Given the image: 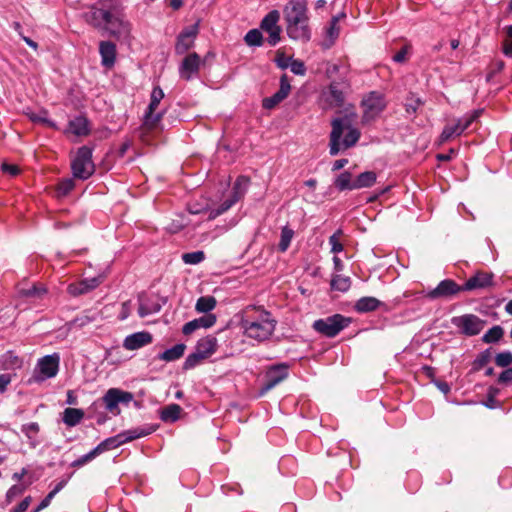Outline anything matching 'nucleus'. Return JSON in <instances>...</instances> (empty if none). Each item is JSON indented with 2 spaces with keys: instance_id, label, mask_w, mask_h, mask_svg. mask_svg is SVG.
Here are the masks:
<instances>
[{
  "instance_id": "25",
  "label": "nucleus",
  "mask_w": 512,
  "mask_h": 512,
  "mask_svg": "<svg viewBox=\"0 0 512 512\" xmlns=\"http://www.w3.org/2000/svg\"><path fill=\"white\" fill-rule=\"evenodd\" d=\"M217 346V339L214 336L209 335L201 338L197 342L195 349L206 359L216 352Z\"/></svg>"
},
{
  "instance_id": "15",
  "label": "nucleus",
  "mask_w": 512,
  "mask_h": 512,
  "mask_svg": "<svg viewBox=\"0 0 512 512\" xmlns=\"http://www.w3.org/2000/svg\"><path fill=\"white\" fill-rule=\"evenodd\" d=\"M461 291H463L462 286L451 279H446L441 281L436 288L427 292L426 297L431 300L450 298Z\"/></svg>"
},
{
  "instance_id": "39",
  "label": "nucleus",
  "mask_w": 512,
  "mask_h": 512,
  "mask_svg": "<svg viewBox=\"0 0 512 512\" xmlns=\"http://www.w3.org/2000/svg\"><path fill=\"white\" fill-rule=\"evenodd\" d=\"M239 201V199H237V196H233L232 194L226 198L222 203L221 205L216 208V209H212L210 212H209V215H208V219L209 220H213L215 219L216 217H218L219 215L225 213L228 209H230L234 204H236L237 202Z\"/></svg>"
},
{
  "instance_id": "28",
  "label": "nucleus",
  "mask_w": 512,
  "mask_h": 512,
  "mask_svg": "<svg viewBox=\"0 0 512 512\" xmlns=\"http://www.w3.org/2000/svg\"><path fill=\"white\" fill-rule=\"evenodd\" d=\"M22 367V360L13 352L8 351L0 357V369L16 370Z\"/></svg>"
},
{
  "instance_id": "64",
  "label": "nucleus",
  "mask_w": 512,
  "mask_h": 512,
  "mask_svg": "<svg viewBox=\"0 0 512 512\" xmlns=\"http://www.w3.org/2000/svg\"><path fill=\"white\" fill-rule=\"evenodd\" d=\"M499 383H512V368L503 371L498 378Z\"/></svg>"
},
{
  "instance_id": "21",
  "label": "nucleus",
  "mask_w": 512,
  "mask_h": 512,
  "mask_svg": "<svg viewBox=\"0 0 512 512\" xmlns=\"http://www.w3.org/2000/svg\"><path fill=\"white\" fill-rule=\"evenodd\" d=\"M38 367L43 379L54 377L59 368V356L54 354L43 357L39 360Z\"/></svg>"
},
{
  "instance_id": "42",
  "label": "nucleus",
  "mask_w": 512,
  "mask_h": 512,
  "mask_svg": "<svg viewBox=\"0 0 512 512\" xmlns=\"http://www.w3.org/2000/svg\"><path fill=\"white\" fill-rule=\"evenodd\" d=\"M351 286V280L348 276L336 274L331 279V288L340 292H346Z\"/></svg>"
},
{
  "instance_id": "29",
  "label": "nucleus",
  "mask_w": 512,
  "mask_h": 512,
  "mask_svg": "<svg viewBox=\"0 0 512 512\" xmlns=\"http://www.w3.org/2000/svg\"><path fill=\"white\" fill-rule=\"evenodd\" d=\"M340 32V28L338 26V17H333L330 23V26L326 29V36L324 41L322 42V46L325 49L330 48L335 40L338 38Z\"/></svg>"
},
{
  "instance_id": "9",
  "label": "nucleus",
  "mask_w": 512,
  "mask_h": 512,
  "mask_svg": "<svg viewBox=\"0 0 512 512\" xmlns=\"http://www.w3.org/2000/svg\"><path fill=\"white\" fill-rule=\"evenodd\" d=\"M384 96L378 92H371L362 100L363 119L370 121L375 119L385 109Z\"/></svg>"
},
{
  "instance_id": "61",
  "label": "nucleus",
  "mask_w": 512,
  "mask_h": 512,
  "mask_svg": "<svg viewBox=\"0 0 512 512\" xmlns=\"http://www.w3.org/2000/svg\"><path fill=\"white\" fill-rule=\"evenodd\" d=\"M291 71L296 75H304L306 72L305 65L300 60H292L289 64Z\"/></svg>"
},
{
  "instance_id": "57",
  "label": "nucleus",
  "mask_w": 512,
  "mask_h": 512,
  "mask_svg": "<svg viewBox=\"0 0 512 512\" xmlns=\"http://www.w3.org/2000/svg\"><path fill=\"white\" fill-rule=\"evenodd\" d=\"M342 234L341 230H338L329 238V244L331 245V252L339 253L343 250V245L339 240V236Z\"/></svg>"
},
{
  "instance_id": "40",
  "label": "nucleus",
  "mask_w": 512,
  "mask_h": 512,
  "mask_svg": "<svg viewBox=\"0 0 512 512\" xmlns=\"http://www.w3.org/2000/svg\"><path fill=\"white\" fill-rule=\"evenodd\" d=\"M217 301L213 296L200 297L195 305V309L199 313H206L212 311L216 307Z\"/></svg>"
},
{
  "instance_id": "8",
  "label": "nucleus",
  "mask_w": 512,
  "mask_h": 512,
  "mask_svg": "<svg viewBox=\"0 0 512 512\" xmlns=\"http://www.w3.org/2000/svg\"><path fill=\"white\" fill-rule=\"evenodd\" d=\"M164 97V92L160 87H155L151 93V100L148 106V110L144 116V122L142 128L144 130H153L157 127L158 123L162 118V113H155L160 101Z\"/></svg>"
},
{
  "instance_id": "20",
  "label": "nucleus",
  "mask_w": 512,
  "mask_h": 512,
  "mask_svg": "<svg viewBox=\"0 0 512 512\" xmlns=\"http://www.w3.org/2000/svg\"><path fill=\"white\" fill-rule=\"evenodd\" d=\"M111 2L112 1L109 0H103L101 1V8L93 7L86 15L87 21L94 26H100L102 22H106L107 17L110 15Z\"/></svg>"
},
{
  "instance_id": "18",
  "label": "nucleus",
  "mask_w": 512,
  "mask_h": 512,
  "mask_svg": "<svg viewBox=\"0 0 512 512\" xmlns=\"http://www.w3.org/2000/svg\"><path fill=\"white\" fill-rule=\"evenodd\" d=\"M493 286V274L487 272H477L470 277L462 286L463 291H472L486 289Z\"/></svg>"
},
{
  "instance_id": "48",
  "label": "nucleus",
  "mask_w": 512,
  "mask_h": 512,
  "mask_svg": "<svg viewBox=\"0 0 512 512\" xmlns=\"http://www.w3.org/2000/svg\"><path fill=\"white\" fill-rule=\"evenodd\" d=\"M19 292L22 296L40 299V298H42L43 295L46 294L47 290L43 286L33 285L32 287H30L28 289H21Z\"/></svg>"
},
{
  "instance_id": "36",
  "label": "nucleus",
  "mask_w": 512,
  "mask_h": 512,
  "mask_svg": "<svg viewBox=\"0 0 512 512\" xmlns=\"http://www.w3.org/2000/svg\"><path fill=\"white\" fill-rule=\"evenodd\" d=\"M335 187L340 190H354V179L352 178V174L348 171L342 172L339 174L335 181H334Z\"/></svg>"
},
{
  "instance_id": "43",
  "label": "nucleus",
  "mask_w": 512,
  "mask_h": 512,
  "mask_svg": "<svg viewBox=\"0 0 512 512\" xmlns=\"http://www.w3.org/2000/svg\"><path fill=\"white\" fill-rule=\"evenodd\" d=\"M244 41L248 46L258 47L263 43V36L260 30L252 29L247 32L244 37Z\"/></svg>"
},
{
  "instance_id": "47",
  "label": "nucleus",
  "mask_w": 512,
  "mask_h": 512,
  "mask_svg": "<svg viewBox=\"0 0 512 512\" xmlns=\"http://www.w3.org/2000/svg\"><path fill=\"white\" fill-rule=\"evenodd\" d=\"M205 259L203 251H193L182 254V260L185 264L196 265L201 263Z\"/></svg>"
},
{
  "instance_id": "55",
  "label": "nucleus",
  "mask_w": 512,
  "mask_h": 512,
  "mask_svg": "<svg viewBox=\"0 0 512 512\" xmlns=\"http://www.w3.org/2000/svg\"><path fill=\"white\" fill-rule=\"evenodd\" d=\"M495 363L499 367L509 366L512 364V353L509 351L498 353L495 357Z\"/></svg>"
},
{
  "instance_id": "60",
  "label": "nucleus",
  "mask_w": 512,
  "mask_h": 512,
  "mask_svg": "<svg viewBox=\"0 0 512 512\" xmlns=\"http://www.w3.org/2000/svg\"><path fill=\"white\" fill-rule=\"evenodd\" d=\"M292 61V58L291 57H287L283 52H281L280 50L277 51L276 53V58H275V62L277 64V66L281 69H286L289 67V64L291 63Z\"/></svg>"
},
{
  "instance_id": "1",
  "label": "nucleus",
  "mask_w": 512,
  "mask_h": 512,
  "mask_svg": "<svg viewBox=\"0 0 512 512\" xmlns=\"http://www.w3.org/2000/svg\"><path fill=\"white\" fill-rule=\"evenodd\" d=\"M287 35L293 40L307 42L310 39L305 0H290L283 9Z\"/></svg>"
},
{
  "instance_id": "11",
  "label": "nucleus",
  "mask_w": 512,
  "mask_h": 512,
  "mask_svg": "<svg viewBox=\"0 0 512 512\" xmlns=\"http://www.w3.org/2000/svg\"><path fill=\"white\" fill-rule=\"evenodd\" d=\"M133 395L130 392L122 391L118 388H110L102 397L105 408L114 415L119 414V403H129Z\"/></svg>"
},
{
  "instance_id": "49",
  "label": "nucleus",
  "mask_w": 512,
  "mask_h": 512,
  "mask_svg": "<svg viewBox=\"0 0 512 512\" xmlns=\"http://www.w3.org/2000/svg\"><path fill=\"white\" fill-rule=\"evenodd\" d=\"M74 186V180L71 178L60 181L56 189L57 196L64 197L68 195L73 190Z\"/></svg>"
},
{
  "instance_id": "38",
  "label": "nucleus",
  "mask_w": 512,
  "mask_h": 512,
  "mask_svg": "<svg viewBox=\"0 0 512 512\" xmlns=\"http://www.w3.org/2000/svg\"><path fill=\"white\" fill-rule=\"evenodd\" d=\"M239 201V199H237V196H233L232 194L226 198L222 203L221 205L216 208V209H212L210 212H209V215H208V219L209 220H213L215 219L216 217H218L219 215L225 213L228 209H230L234 204H236L237 202Z\"/></svg>"
},
{
  "instance_id": "30",
  "label": "nucleus",
  "mask_w": 512,
  "mask_h": 512,
  "mask_svg": "<svg viewBox=\"0 0 512 512\" xmlns=\"http://www.w3.org/2000/svg\"><path fill=\"white\" fill-rule=\"evenodd\" d=\"M154 430L152 428H143V427H137L133 429H129L126 431H123L120 434L121 439L123 440V444L133 441L135 439L145 437L149 434H151Z\"/></svg>"
},
{
  "instance_id": "6",
  "label": "nucleus",
  "mask_w": 512,
  "mask_h": 512,
  "mask_svg": "<svg viewBox=\"0 0 512 512\" xmlns=\"http://www.w3.org/2000/svg\"><path fill=\"white\" fill-rule=\"evenodd\" d=\"M350 324V318L335 314L324 319H318L313 323V328L326 337H335L340 331Z\"/></svg>"
},
{
  "instance_id": "41",
  "label": "nucleus",
  "mask_w": 512,
  "mask_h": 512,
  "mask_svg": "<svg viewBox=\"0 0 512 512\" xmlns=\"http://www.w3.org/2000/svg\"><path fill=\"white\" fill-rule=\"evenodd\" d=\"M123 444V440L121 439L120 434L107 438L104 441H102L99 445H97L95 448L98 451L99 454H102L105 451L115 449Z\"/></svg>"
},
{
  "instance_id": "13",
  "label": "nucleus",
  "mask_w": 512,
  "mask_h": 512,
  "mask_svg": "<svg viewBox=\"0 0 512 512\" xmlns=\"http://www.w3.org/2000/svg\"><path fill=\"white\" fill-rule=\"evenodd\" d=\"M199 33V22L194 25L186 27L178 35L175 44V52L178 55L185 54L189 49L194 46L195 39Z\"/></svg>"
},
{
  "instance_id": "2",
  "label": "nucleus",
  "mask_w": 512,
  "mask_h": 512,
  "mask_svg": "<svg viewBox=\"0 0 512 512\" xmlns=\"http://www.w3.org/2000/svg\"><path fill=\"white\" fill-rule=\"evenodd\" d=\"M277 321L266 310H258L254 316H246L241 327L244 335L257 342H264L273 335Z\"/></svg>"
},
{
  "instance_id": "10",
  "label": "nucleus",
  "mask_w": 512,
  "mask_h": 512,
  "mask_svg": "<svg viewBox=\"0 0 512 512\" xmlns=\"http://www.w3.org/2000/svg\"><path fill=\"white\" fill-rule=\"evenodd\" d=\"M452 322L462 333L468 336L479 334L485 326V321L473 314L455 317Z\"/></svg>"
},
{
  "instance_id": "62",
  "label": "nucleus",
  "mask_w": 512,
  "mask_h": 512,
  "mask_svg": "<svg viewBox=\"0 0 512 512\" xmlns=\"http://www.w3.org/2000/svg\"><path fill=\"white\" fill-rule=\"evenodd\" d=\"M22 432L31 438L39 432V425L35 422L25 424L22 426Z\"/></svg>"
},
{
  "instance_id": "51",
  "label": "nucleus",
  "mask_w": 512,
  "mask_h": 512,
  "mask_svg": "<svg viewBox=\"0 0 512 512\" xmlns=\"http://www.w3.org/2000/svg\"><path fill=\"white\" fill-rule=\"evenodd\" d=\"M423 105V101L411 94L407 99H406V103H405V109H406V112L409 113V114H414L417 112L418 108L420 106Z\"/></svg>"
},
{
  "instance_id": "63",
  "label": "nucleus",
  "mask_w": 512,
  "mask_h": 512,
  "mask_svg": "<svg viewBox=\"0 0 512 512\" xmlns=\"http://www.w3.org/2000/svg\"><path fill=\"white\" fill-rule=\"evenodd\" d=\"M32 501V498L30 496L25 497L17 507L13 509L12 512H26L28 509L30 503Z\"/></svg>"
},
{
  "instance_id": "59",
  "label": "nucleus",
  "mask_w": 512,
  "mask_h": 512,
  "mask_svg": "<svg viewBox=\"0 0 512 512\" xmlns=\"http://www.w3.org/2000/svg\"><path fill=\"white\" fill-rule=\"evenodd\" d=\"M30 119L34 123H42L46 124L47 126L54 127V124L48 119L46 111L40 113H32L30 114Z\"/></svg>"
},
{
  "instance_id": "31",
  "label": "nucleus",
  "mask_w": 512,
  "mask_h": 512,
  "mask_svg": "<svg viewBox=\"0 0 512 512\" xmlns=\"http://www.w3.org/2000/svg\"><path fill=\"white\" fill-rule=\"evenodd\" d=\"M182 408L178 404H169L165 406L160 413V418L164 422H175L180 418Z\"/></svg>"
},
{
  "instance_id": "44",
  "label": "nucleus",
  "mask_w": 512,
  "mask_h": 512,
  "mask_svg": "<svg viewBox=\"0 0 512 512\" xmlns=\"http://www.w3.org/2000/svg\"><path fill=\"white\" fill-rule=\"evenodd\" d=\"M249 179L245 176H240L234 183L232 195L237 196V199H241L248 187Z\"/></svg>"
},
{
  "instance_id": "23",
  "label": "nucleus",
  "mask_w": 512,
  "mask_h": 512,
  "mask_svg": "<svg viewBox=\"0 0 512 512\" xmlns=\"http://www.w3.org/2000/svg\"><path fill=\"white\" fill-rule=\"evenodd\" d=\"M152 342V336L149 332H137L127 336L123 342V347L127 350H136Z\"/></svg>"
},
{
  "instance_id": "24",
  "label": "nucleus",
  "mask_w": 512,
  "mask_h": 512,
  "mask_svg": "<svg viewBox=\"0 0 512 512\" xmlns=\"http://www.w3.org/2000/svg\"><path fill=\"white\" fill-rule=\"evenodd\" d=\"M101 63L106 68H112L116 61V46L110 41H102L99 45Z\"/></svg>"
},
{
  "instance_id": "12",
  "label": "nucleus",
  "mask_w": 512,
  "mask_h": 512,
  "mask_svg": "<svg viewBox=\"0 0 512 512\" xmlns=\"http://www.w3.org/2000/svg\"><path fill=\"white\" fill-rule=\"evenodd\" d=\"M280 13L277 10L270 11L261 21L260 28L269 34L268 43L275 46L281 39V27L278 25Z\"/></svg>"
},
{
  "instance_id": "17",
  "label": "nucleus",
  "mask_w": 512,
  "mask_h": 512,
  "mask_svg": "<svg viewBox=\"0 0 512 512\" xmlns=\"http://www.w3.org/2000/svg\"><path fill=\"white\" fill-rule=\"evenodd\" d=\"M291 86L286 74L280 78V88L272 96L263 99V107L265 109H272L282 102L290 93Z\"/></svg>"
},
{
  "instance_id": "53",
  "label": "nucleus",
  "mask_w": 512,
  "mask_h": 512,
  "mask_svg": "<svg viewBox=\"0 0 512 512\" xmlns=\"http://www.w3.org/2000/svg\"><path fill=\"white\" fill-rule=\"evenodd\" d=\"M503 53L507 57H512V25L505 28V38L503 40Z\"/></svg>"
},
{
  "instance_id": "22",
  "label": "nucleus",
  "mask_w": 512,
  "mask_h": 512,
  "mask_svg": "<svg viewBox=\"0 0 512 512\" xmlns=\"http://www.w3.org/2000/svg\"><path fill=\"white\" fill-rule=\"evenodd\" d=\"M216 323V316L214 314H206L197 319L187 322L182 332L184 335H190L199 328H210Z\"/></svg>"
},
{
  "instance_id": "19",
  "label": "nucleus",
  "mask_w": 512,
  "mask_h": 512,
  "mask_svg": "<svg viewBox=\"0 0 512 512\" xmlns=\"http://www.w3.org/2000/svg\"><path fill=\"white\" fill-rule=\"evenodd\" d=\"M102 282L101 277H93L90 279H84L76 283H71L67 287V291L72 296H79L82 294H86L91 290L95 289Z\"/></svg>"
},
{
  "instance_id": "7",
  "label": "nucleus",
  "mask_w": 512,
  "mask_h": 512,
  "mask_svg": "<svg viewBox=\"0 0 512 512\" xmlns=\"http://www.w3.org/2000/svg\"><path fill=\"white\" fill-rule=\"evenodd\" d=\"M482 110H474L470 115L457 119L454 124L446 125L439 137L440 143L460 136L481 115Z\"/></svg>"
},
{
  "instance_id": "27",
  "label": "nucleus",
  "mask_w": 512,
  "mask_h": 512,
  "mask_svg": "<svg viewBox=\"0 0 512 512\" xmlns=\"http://www.w3.org/2000/svg\"><path fill=\"white\" fill-rule=\"evenodd\" d=\"M377 180V174L374 171H365L354 178V190L372 187Z\"/></svg>"
},
{
  "instance_id": "46",
  "label": "nucleus",
  "mask_w": 512,
  "mask_h": 512,
  "mask_svg": "<svg viewBox=\"0 0 512 512\" xmlns=\"http://www.w3.org/2000/svg\"><path fill=\"white\" fill-rule=\"evenodd\" d=\"M503 328L500 326H494L489 329L483 336L482 340L485 343H494L499 341L503 336Z\"/></svg>"
},
{
  "instance_id": "5",
  "label": "nucleus",
  "mask_w": 512,
  "mask_h": 512,
  "mask_svg": "<svg viewBox=\"0 0 512 512\" xmlns=\"http://www.w3.org/2000/svg\"><path fill=\"white\" fill-rule=\"evenodd\" d=\"M106 29L117 38H127L130 33V24L124 19L122 6L118 0L111 2L110 15L105 22Z\"/></svg>"
},
{
  "instance_id": "26",
  "label": "nucleus",
  "mask_w": 512,
  "mask_h": 512,
  "mask_svg": "<svg viewBox=\"0 0 512 512\" xmlns=\"http://www.w3.org/2000/svg\"><path fill=\"white\" fill-rule=\"evenodd\" d=\"M327 101L331 106L341 107L345 101V93L340 88L339 83H331L327 93Z\"/></svg>"
},
{
  "instance_id": "14",
  "label": "nucleus",
  "mask_w": 512,
  "mask_h": 512,
  "mask_svg": "<svg viewBox=\"0 0 512 512\" xmlns=\"http://www.w3.org/2000/svg\"><path fill=\"white\" fill-rule=\"evenodd\" d=\"M289 366L285 363L271 366L266 372V383L260 390L263 395L288 377Z\"/></svg>"
},
{
  "instance_id": "34",
  "label": "nucleus",
  "mask_w": 512,
  "mask_h": 512,
  "mask_svg": "<svg viewBox=\"0 0 512 512\" xmlns=\"http://www.w3.org/2000/svg\"><path fill=\"white\" fill-rule=\"evenodd\" d=\"M69 131L76 136H85L88 134V121L84 117H76L69 122Z\"/></svg>"
},
{
  "instance_id": "50",
  "label": "nucleus",
  "mask_w": 512,
  "mask_h": 512,
  "mask_svg": "<svg viewBox=\"0 0 512 512\" xmlns=\"http://www.w3.org/2000/svg\"><path fill=\"white\" fill-rule=\"evenodd\" d=\"M188 225V221H186L184 216H177L175 219H173L166 227V229L170 233H178L180 232L184 227Z\"/></svg>"
},
{
  "instance_id": "16",
  "label": "nucleus",
  "mask_w": 512,
  "mask_h": 512,
  "mask_svg": "<svg viewBox=\"0 0 512 512\" xmlns=\"http://www.w3.org/2000/svg\"><path fill=\"white\" fill-rule=\"evenodd\" d=\"M201 65L200 56L193 52L188 54L181 62L179 67L180 78L188 81L197 75Z\"/></svg>"
},
{
  "instance_id": "45",
  "label": "nucleus",
  "mask_w": 512,
  "mask_h": 512,
  "mask_svg": "<svg viewBox=\"0 0 512 512\" xmlns=\"http://www.w3.org/2000/svg\"><path fill=\"white\" fill-rule=\"evenodd\" d=\"M293 236H294V231L292 229L288 228L287 226L282 228L280 242L278 245L279 250L281 252H285L288 249Z\"/></svg>"
},
{
  "instance_id": "4",
  "label": "nucleus",
  "mask_w": 512,
  "mask_h": 512,
  "mask_svg": "<svg viewBox=\"0 0 512 512\" xmlns=\"http://www.w3.org/2000/svg\"><path fill=\"white\" fill-rule=\"evenodd\" d=\"M71 170L73 177L80 180H86L93 175L95 166L91 148L82 146L77 150L71 161Z\"/></svg>"
},
{
  "instance_id": "32",
  "label": "nucleus",
  "mask_w": 512,
  "mask_h": 512,
  "mask_svg": "<svg viewBox=\"0 0 512 512\" xmlns=\"http://www.w3.org/2000/svg\"><path fill=\"white\" fill-rule=\"evenodd\" d=\"M84 417V411L78 408H66L63 412V422L69 426H76Z\"/></svg>"
},
{
  "instance_id": "58",
  "label": "nucleus",
  "mask_w": 512,
  "mask_h": 512,
  "mask_svg": "<svg viewBox=\"0 0 512 512\" xmlns=\"http://www.w3.org/2000/svg\"><path fill=\"white\" fill-rule=\"evenodd\" d=\"M96 320H97V313H86L84 315H81V316L77 317L74 320V323L78 327H84V326H86V325H88L91 322H94Z\"/></svg>"
},
{
  "instance_id": "37",
  "label": "nucleus",
  "mask_w": 512,
  "mask_h": 512,
  "mask_svg": "<svg viewBox=\"0 0 512 512\" xmlns=\"http://www.w3.org/2000/svg\"><path fill=\"white\" fill-rule=\"evenodd\" d=\"M239 201V199H237V196H233L232 194L226 198L222 203L221 205L216 208V209H212L210 212H209V215H208V219L209 220H213L215 219L216 217H218L219 215L225 213L228 209H230L234 204H236L237 202Z\"/></svg>"
},
{
  "instance_id": "54",
  "label": "nucleus",
  "mask_w": 512,
  "mask_h": 512,
  "mask_svg": "<svg viewBox=\"0 0 512 512\" xmlns=\"http://www.w3.org/2000/svg\"><path fill=\"white\" fill-rule=\"evenodd\" d=\"M98 455H100L98 453V451L96 450V448H94L93 450H91L89 453L81 456L80 458L76 459L73 463H72V467H81V466H84L85 464H87L88 462L92 461L93 459H95Z\"/></svg>"
},
{
  "instance_id": "3",
  "label": "nucleus",
  "mask_w": 512,
  "mask_h": 512,
  "mask_svg": "<svg viewBox=\"0 0 512 512\" xmlns=\"http://www.w3.org/2000/svg\"><path fill=\"white\" fill-rule=\"evenodd\" d=\"M359 138V130L352 127L351 121L347 117L334 119L330 134V154L335 156L341 149L352 147Z\"/></svg>"
},
{
  "instance_id": "33",
  "label": "nucleus",
  "mask_w": 512,
  "mask_h": 512,
  "mask_svg": "<svg viewBox=\"0 0 512 512\" xmlns=\"http://www.w3.org/2000/svg\"><path fill=\"white\" fill-rule=\"evenodd\" d=\"M380 304L381 302L374 297H362L356 302L355 308L358 312L366 313L376 310Z\"/></svg>"
},
{
  "instance_id": "52",
  "label": "nucleus",
  "mask_w": 512,
  "mask_h": 512,
  "mask_svg": "<svg viewBox=\"0 0 512 512\" xmlns=\"http://www.w3.org/2000/svg\"><path fill=\"white\" fill-rule=\"evenodd\" d=\"M205 358L202 357L201 354H199V352L195 349V352L190 354L186 359H185V362L183 364V368L185 370H189V369H192L194 367H196L198 364H200Z\"/></svg>"
},
{
  "instance_id": "35",
  "label": "nucleus",
  "mask_w": 512,
  "mask_h": 512,
  "mask_svg": "<svg viewBox=\"0 0 512 512\" xmlns=\"http://www.w3.org/2000/svg\"><path fill=\"white\" fill-rule=\"evenodd\" d=\"M186 346L184 344H176L170 349L165 350L159 355V359L171 362L181 358L184 354Z\"/></svg>"
},
{
  "instance_id": "56",
  "label": "nucleus",
  "mask_w": 512,
  "mask_h": 512,
  "mask_svg": "<svg viewBox=\"0 0 512 512\" xmlns=\"http://www.w3.org/2000/svg\"><path fill=\"white\" fill-rule=\"evenodd\" d=\"M25 491V487L22 485H13L9 488V490L6 493V502L9 504L11 503L15 498L21 496Z\"/></svg>"
}]
</instances>
